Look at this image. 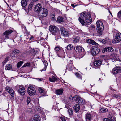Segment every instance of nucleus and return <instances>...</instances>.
<instances>
[{"mask_svg": "<svg viewBox=\"0 0 121 121\" xmlns=\"http://www.w3.org/2000/svg\"><path fill=\"white\" fill-rule=\"evenodd\" d=\"M97 31L100 34H101L104 28L102 22L100 20L97 21L96 23Z\"/></svg>", "mask_w": 121, "mask_h": 121, "instance_id": "f257e3e1", "label": "nucleus"}, {"mask_svg": "<svg viewBox=\"0 0 121 121\" xmlns=\"http://www.w3.org/2000/svg\"><path fill=\"white\" fill-rule=\"evenodd\" d=\"M75 98V101L80 104H84L85 103V100L79 96H76L73 98V99Z\"/></svg>", "mask_w": 121, "mask_h": 121, "instance_id": "f03ea898", "label": "nucleus"}, {"mask_svg": "<svg viewBox=\"0 0 121 121\" xmlns=\"http://www.w3.org/2000/svg\"><path fill=\"white\" fill-rule=\"evenodd\" d=\"M99 48L95 46H94L91 49V54L93 56H96L100 52Z\"/></svg>", "mask_w": 121, "mask_h": 121, "instance_id": "7ed1b4c3", "label": "nucleus"}, {"mask_svg": "<svg viewBox=\"0 0 121 121\" xmlns=\"http://www.w3.org/2000/svg\"><path fill=\"white\" fill-rule=\"evenodd\" d=\"M49 31L53 35H55L59 32V29L55 26L50 25L49 26Z\"/></svg>", "mask_w": 121, "mask_h": 121, "instance_id": "20e7f679", "label": "nucleus"}, {"mask_svg": "<svg viewBox=\"0 0 121 121\" xmlns=\"http://www.w3.org/2000/svg\"><path fill=\"white\" fill-rule=\"evenodd\" d=\"M42 9V6L40 3H38L36 5L34 8V11L38 13V16H40L41 13L40 12Z\"/></svg>", "mask_w": 121, "mask_h": 121, "instance_id": "39448f33", "label": "nucleus"}, {"mask_svg": "<svg viewBox=\"0 0 121 121\" xmlns=\"http://www.w3.org/2000/svg\"><path fill=\"white\" fill-rule=\"evenodd\" d=\"M28 92L30 96L34 95H35L36 91L35 88L32 86H30L28 88Z\"/></svg>", "mask_w": 121, "mask_h": 121, "instance_id": "423d86ee", "label": "nucleus"}, {"mask_svg": "<svg viewBox=\"0 0 121 121\" xmlns=\"http://www.w3.org/2000/svg\"><path fill=\"white\" fill-rule=\"evenodd\" d=\"M74 49L77 52H82V54H83L82 56V57L85 55V53L84 52V50L83 48L80 46H76L75 47Z\"/></svg>", "mask_w": 121, "mask_h": 121, "instance_id": "0eeeda50", "label": "nucleus"}, {"mask_svg": "<svg viewBox=\"0 0 121 121\" xmlns=\"http://www.w3.org/2000/svg\"><path fill=\"white\" fill-rule=\"evenodd\" d=\"M112 73L114 74L121 73V67H117L114 68L112 70Z\"/></svg>", "mask_w": 121, "mask_h": 121, "instance_id": "6e6552de", "label": "nucleus"}, {"mask_svg": "<svg viewBox=\"0 0 121 121\" xmlns=\"http://www.w3.org/2000/svg\"><path fill=\"white\" fill-rule=\"evenodd\" d=\"M111 41V40L108 38H106L104 39H99L98 40V41L99 42L102 43L103 44L109 43Z\"/></svg>", "mask_w": 121, "mask_h": 121, "instance_id": "1a4fd4ad", "label": "nucleus"}, {"mask_svg": "<svg viewBox=\"0 0 121 121\" xmlns=\"http://www.w3.org/2000/svg\"><path fill=\"white\" fill-rule=\"evenodd\" d=\"M60 30L61 35L64 37H67L69 35V32L66 30L65 29L62 27L60 28Z\"/></svg>", "mask_w": 121, "mask_h": 121, "instance_id": "9d476101", "label": "nucleus"}, {"mask_svg": "<svg viewBox=\"0 0 121 121\" xmlns=\"http://www.w3.org/2000/svg\"><path fill=\"white\" fill-rule=\"evenodd\" d=\"M41 14H40L41 17H45L48 15V12L47 10L45 9H43L41 11Z\"/></svg>", "mask_w": 121, "mask_h": 121, "instance_id": "9b49d317", "label": "nucleus"}, {"mask_svg": "<svg viewBox=\"0 0 121 121\" xmlns=\"http://www.w3.org/2000/svg\"><path fill=\"white\" fill-rule=\"evenodd\" d=\"M25 90L23 86H20L18 90V92L21 95H23L25 94Z\"/></svg>", "mask_w": 121, "mask_h": 121, "instance_id": "f8f14e48", "label": "nucleus"}, {"mask_svg": "<svg viewBox=\"0 0 121 121\" xmlns=\"http://www.w3.org/2000/svg\"><path fill=\"white\" fill-rule=\"evenodd\" d=\"M102 63V61L101 60H95L94 62V66L96 67H95V68H98V67Z\"/></svg>", "mask_w": 121, "mask_h": 121, "instance_id": "ddd939ff", "label": "nucleus"}, {"mask_svg": "<svg viewBox=\"0 0 121 121\" xmlns=\"http://www.w3.org/2000/svg\"><path fill=\"white\" fill-rule=\"evenodd\" d=\"M85 20L87 24H90L91 23L92 19L90 15L88 14L86 15Z\"/></svg>", "mask_w": 121, "mask_h": 121, "instance_id": "4468645a", "label": "nucleus"}, {"mask_svg": "<svg viewBox=\"0 0 121 121\" xmlns=\"http://www.w3.org/2000/svg\"><path fill=\"white\" fill-rule=\"evenodd\" d=\"M6 89L12 97H13L14 96V91L12 88L8 86H7L6 88Z\"/></svg>", "mask_w": 121, "mask_h": 121, "instance_id": "2eb2a0df", "label": "nucleus"}, {"mask_svg": "<svg viewBox=\"0 0 121 121\" xmlns=\"http://www.w3.org/2000/svg\"><path fill=\"white\" fill-rule=\"evenodd\" d=\"M13 31L11 30H9L4 33L3 34L5 35V38L6 39L9 38V36Z\"/></svg>", "mask_w": 121, "mask_h": 121, "instance_id": "dca6fc26", "label": "nucleus"}, {"mask_svg": "<svg viewBox=\"0 0 121 121\" xmlns=\"http://www.w3.org/2000/svg\"><path fill=\"white\" fill-rule=\"evenodd\" d=\"M57 55L59 57H64L65 56V53L63 50H61V51H59L57 53Z\"/></svg>", "mask_w": 121, "mask_h": 121, "instance_id": "f3484780", "label": "nucleus"}, {"mask_svg": "<svg viewBox=\"0 0 121 121\" xmlns=\"http://www.w3.org/2000/svg\"><path fill=\"white\" fill-rule=\"evenodd\" d=\"M86 119L87 121H90L92 119V116L91 114L87 113L86 114Z\"/></svg>", "mask_w": 121, "mask_h": 121, "instance_id": "a211bd4d", "label": "nucleus"}, {"mask_svg": "<svg viewBox=\"0 0 121 121\" xmlns=\"http://www.w3.org/2000/svg\"><path fill=\"white\" fill-rule=\"evenodd\" d=\"M86 42L87 43L92 44L94 45H96L97 44V43L94 40L89 39H86Z\"/></svg>", "mask_w": 121, "mask_h": 121, "instance_id": "6ab92c4d", "label": "nucleus"}, {"mask_svg": "<svg viewBox=\"0 0 121 121\" xmlns=\"http://www.w3.org/2000/svg\"><path fill=\"white\" fill-rule=\"evenodd\" d=\"M33 121H40L41 118L39 115H36L33 116Z\"/></svg>", "mask_w": 121, "mask_h": 121, "instance_id": "aec40b11", "label": "nucleus"}, {"mask_svg": "<svg viewBox=\"0 0 121 121\" xmlns=\"http://www.w3.org/2000/svg\"><path fill=\"white\" fill-rule=\"evenodd\" d=\"M115 119L114 117H111L110 119L105 118L103 119V121H115Z\"/></svg>", "mask_w": 121, "mask_h": 121, "instance_id": "412c9836", "label": "nucleus"}, {"mask_svg": "<svg viewBox=\"0 0 121 121\" xmlns=\"http://www.w3.org/2000/svg\"><path fill=\"white\" fill-rule=\"evenodd\" d=\"M27 0H22L21 2L22 7H26L27 5Z\"/></svg>", "mask_w": 121, "mask_h": 121, "instance_id": "4be33fe9", "label": "nucleus"}, {"mask_svg": "<svg viewBox=\"0 0 121 121\" xmlns=\"http://www.w3.org/2000/svg\"><path fill=\"white\" fill-rule=\"evenodd\" d=\"M63 91L62 89H60L57 90L56 91V94L58 95H61L62 94Z\"/></svg>", "mask_w": 121, "mask_h": 121, "instance_id": "5701e85b", "label": "nucleus"}, {"mask_svg": "<svg viewBox=\"0 0 121 121\" xmlns=\"http://www.w3.org/2000/svg\"><path fill=\"white\" fill-rule=\"evenodd\" d=\"M34 4L33 3H30L28 6V8L27 10H26L27 12H28L29 11L31 10L32 8V7L33 5Z\"/></svg>", "mask_w": 121, "mask_h": 121, "instance_id": "b1692460", "label": "nucleus"}, {"mask_svg": "<svg viewBox=\"0 0 121 121\" xmlns=\"http://www.w3.org/2000/svg\"><path fill=\"white\" fill-rule=\"evenodd\" d=\"M57 80V78L53 75L52 76L51 78H49V80L51 82H54L56 81Z\"/></svg>", "mask_w": 121, "mask_h": 121, "instance_id": "393cba45", "label": "nucleus"}, {"mask_svg": "<svg viewBox=\"0 0 121 121\" xmlns=\"http://www.w3.org/2000/svg\"><path fill=\"white\" fill-rule=\"evenodd\" d=\"M74 108L75 111L78 112L80 109V107L79 105L78 104L75 105L74 107Z\"/></svg>", "mask_w": 121, "mask_h": 121, "instance_id": "a878e982", "label": "nucleus"}, {"mask_svg": "<svg viewBox=\"0 0 121 121\" xmlns=\"http://www.w3.org/2000/svg\"><path fill=\"white\" fill-rule=\"evenodd\" d=\"M79 38L78 37H75L73 39V42L74 43L78 42L79 40Z\"/></svg>", "mask_w": 121, "mask_h": 121, "instance_id": "bb28decb", "label": "nucleus"}, {"mask_svg": "<svg viewBox=\"0 0 121 121\" xmlns=\"http://www.w3.org/2000/svg\"><path fill=\"white\" fill-rule=\"evenodd\" d=\"M116 37L120 41L121 40V34L120 33H117L116 36Z\"/></svg>", "mask_w": 121, "mask_h": 121, "instance_id": "cd10ccee", "label": "nucleus"}, {"mask_svg": "<svg viewBox=\"0 0 121 121\" xmlns=\"http://www.w3.org/2000/svg\"><path fill=\"white\" fill-rule=\"evenodd\" d=\"M5 68L6 70H10L12 68L11 65L10 64L7 65L5 66Z\"/></svg>", "mask_w": 121, "mask_h": 121, "instance_id": "c85d7f7f", "label": "nucleus"}, {"mask_svg": "<svg viewBox=\"0 0 121 121\" xmlns=\"http://www.w3.org/2000/svg\"><path fill=\"white\" fill-rule=\"evenodd\" d=\"M121 41L115 37L112 41V43L114 44H116L119 42Z\"/></svg>", "mask_w": 121, "mask_h": 121, "instance_id": "c756f323", "label": "nucleus"}, {"mask_svg": "<svg viewBox=\"0 0 121 121\" xmlns=\"http://www.w3.org/2000/svg\"><path fill=\"white\" fill-rule=\"evenodd\" d=\"M121 41L115 37L112 41V43L114 44H116L119 42Z\"/></svg>", "mask_w": 121, "mask_h": 121, "instance_id": "7c9ffc66", "label": "nucleus"}, {"mask_svg": "<svg viewBox=\"0 0 121 121\" xmlns=\"http://www.w3.org/2000/svg\"><path fill=\"white\" fill-rule=\"evenodd\" d=\"M63 19L62 17H59L57 18V21L58 22L60 23L63 21Z\"/></svg>", "mask_w": 121, "mask_h": 121, "instance_id": "2f4dec72", "label": "nucleus"}, {"mask_svg": "<svg viewBox=\"0 0 121 121\" xmlns=\"http://www.w3.org/2000/svg\"><path fill=\"white\" fill-rule=\"evenodd\" d=\"M78 20L79 22L82 25H83L84 24L85 22L84 20L82 19L80 17H79Z\"/></svg>", "mask_w": 121, "mask_h": 121, "instance_id": "473e14b6", "label": "nucleus"}, {"mask_svg": "<svg viewBox=\"0 0 121 121\" xmlns=\"http://www.w3.org/2000/svg\"><path fill=\"white\" fill-rule=\"evenodd\" d=\"M43 63L44 65V68L42 69V71L45 70L46 69V68L47 66L48 63L47 61H45L43 62Z\"/></svg>", "mask_w": 121, "mask_h": 121, "instance_id": "72a5a7b5", "label": "nucleus"}, {"mask_svg": "<svg viewBox=\"0 0 121 121\" xmlns=\"http://www.w3.org/2000/svg\"><path fill=\"white\" fill-rule=\"evenodd\" d=\"M73 48V46L72 45L69 44L67 47V49L68 50H72Z\"/></svg>", "mask_w": 121, "mask_h": 121, "instance_id": "f704fd0d", "label": "nucleus"}, {"mask_svg": "<svg viewBox=\"0 0 121 121\" xmlns=\"http://www.w3.org/2000/svg\"><path fill=\"white\" fill-rule=\"evenodd\" d=\"M55 50L56 51H61V50H63L62 48L61 47L57 46L55 48Z\"/></svg>", "mask_w": 121, "mask_h": 121, "instance_id": "c9c22d12", "label": "nucleus"}, {"mask_svg": "<svg viewBox=\"0 0 121 121\" xmlns=\"http://www.w3.org/2000/svg\"><path fill=\"white\" fill-rule=\"evenodd\" d=\"M69 69L71 70L73 69L74 67L73 66V65L72 63L69 64L68 66Z\"/></svg>", "mask_w": 121, "mask_h": 121, "instance_id": "e433bc0d", "label": "nucleus"}, {"mask_svg": "<svg viewBox=\"0 0 121 121\" xmlns=\"http://www.w3.org/2000/svg\"><path fill=\"white\" fill-rule=\"evenodd\" d=\"M68 112L69 115H72L73 114V109L71 108H70L68 109Z\"/></svg>", "mask_w": 121, "mask_h": 121, "instance_id": "4c0bfd02", "label": "nucleus"}, {"mask_svg": "<svg viewBox=\"0 0 121 121\" xmlns=\"http://www.w3.org/2000/svg\"><path fill=\"white\" fill-rule=\"evenodd\" d=\"M117 17L118 18L121 20V10L118 12L117 15Z\"/></svg>", "mask_w": 121, "mask_h": 121, "instance_id": "58836bf2", "label": "nucleus"}, {"mask_svg": "<svg viewBox=\"0 0 121 121\" xmlns=\"http://www.w3.org/2000/svg\"><path fill=\"white\" fill-rule=\"evenodd\" d=\"M101 111L102 113H104L107 112L108 110L105 108H102L101 109Z\"/></svg>", "mask_w": 121, "mask_h": 121, "instance_id": "ea45409f", "label": "nucleus"}, {"mask_svg": "<svg viewBox=\"0 0 121 121\" xmlns=\"http://www.w3.org/2000/svg\"><path fill=\"white\" fill-rule=\"evenodd\" d=\"M86 13L85 12H82L80 14L81 17L83 19L84 18L86 17Z\"/></svg>", "mask_w": 121, "mask_h": 121, "instance_id": "a19ab883", "label": "nucleus"}, {"mask_svg": "<svg viewBox=\"0 0 121 121\" xmlns=\"http://www.w3.org/2000/svg\"><path fill=\"white\" fill-rule=\"evenodd\" d=\"M55 14L53 13H51L50 15V17L51 18L53 19V20H54Z\"/></svg>", "mask_w": 121, "mask_h": 121, "instance_id": "79ce46f5", "label": "nucleus"}, {"mask_svg": "<svg viewBox=\"0 0 121 121\" xmlns=\"http://www.w3.org/2000/svg\"><path fill=\"white\" fill-rule=\"evenodd\" d=\"M23 62L22 61H20L18 62L17 64V67H20L23 63Z\"/></svg>", "mask_w": 121, "mask_h": 121, "instance_id": "37998d69", "label": "nucleus"}, {"mask_svg": "<svg viewBox=\"0 0 121 121\" xmlns=\"http://www.w3.org/2000/svg\"><path fill=\"white\" fill-rule=\"evenodd\" d=\"M14 52L17 55H18V54H22V53L20 51L16 49H15Z\"/></svg>", "mask_w": 121, "mask_h": 121, "instance_id": "c03bdc74", "label": "nucleus"}, {"mask_svg": "<svg viewBox=\"0 0 121 121\" xmlns=\"http://www.w3.org/2000/svg\"><path fill=\"white\" fill-rule=\"evenodd\" d=\"M108 51V52H112L113 51V49L111 47H109L107 48Z\"/></svg>", "mask_w": 121, "mask_h": 121, "instance_id": "a18cd8bd", "label": "nucleus"}, {"mask_svg": "<svg viewBox=\"0 0 121 121\" xmlns=\"http://www.w3.org/2000/svg\"><path fill=\"white\" fill-rule=\"evenodd\" d=\"M75 74L78 78L81 79V76L79 74V73L78 72L76 73H75Z\"/></svg>", "mask_w": 121, "mask_h": 121, "instance_id": "49530a36", "label": "nucleus"}, {"mask_svg": "<svg viewBox=\"0 0 121 121\" xmlns=\"http://www.w3.org/2000/svg\"><path fill=\"white\" fill-rule=\"evenodd\" d=\"M30 65V63H27L26 64H24V65L22 67H26V66H29Z\"/></svg>", "mask_w": 121, "mask_h": 121, "instance_id": "de8ad7c7", "label": "nucleus"}, {"mask_svg": "<svg viewBox=\"0 0 121 121\" xmlns=\"http://www.w3.org/2000/svg\"><path fill=\"white\" fill-rule=\"evenodd\" d=\"M8 57H6L5 59V60H4L3 62H2L3 64V65H4V64L8 61Z\"/></svg>", "mask_w": 121, "mask_h": 121, "instance_id": "09e8293b", "label": "nucleus"}, {"mask_svg": "<svg viewBox=\"0 0 121 121\" xmlns=\"http://www.w3.org/2000/svg\"><path fill=\"white\" fill-rule=\"evenodd\" d=\"M39 91L40 93H42L44 92L43 89L42 88H39Z\"/></svg>", "mask_w": 121, "mask_h": 121, "instance_id": "8fccbe9b", "label": "nucleus"}, {"mask_svg": "<svg viewBox=\"0 0 121 121\" xmlns=\"http://www.w3.org/2000/svg\"><path fill=\"white\" fill-rule=\"evenodd\" d=\"M31 101V99L29 97H28L27 98V104H28Z\"/></svg>", "mask_w": 121, "mask_h": 121, "instance_id": "3c124183", "label": "nucleus"}, {"mask_svg": "<svg viewBox=\"0 0 121 121\" xmlns=\"http://www.w3.org/2000/svg\"><path fill=\"white\" fill-rule=\"evenodd\" d=\"M60 118L62 121H66V119L65 117L63 116L60 117Z\"/></svg>", "mask_w": 121, "mask_h": 121, "instance_id": "603ef678", "label": "nucleus"}, {"mask_svg": "<svg viewBox=\"0 0 121 121\" xmlns=\"http://www.w3.org/2000/svg\"><path fill=\"white\" fill-rule=\"evenodd\" d=\"M26 111L28 113H31L32 111V109L31 108H28L27 109Z\"/></svg>", "mask_w": 121, "mask_h": 121, "instance_id": "864d4df0", "label": "nucleus"}, {"mask_svg": "<svg viewBox=\"0 0 121 121\" xmlns=\"http://www.w3.org/2000/svg\"><path fill=\"white\" fill-rule=\"evenodd\" d=\"M108 51L107 48H103L102 51V52L103 53H104Z\"/></svg>", "mask_w": 121, "mask_h": 121, "instance_id": "5fc2aeb1", "label": "nucleus"}, {"mask_svg": "<svg viewBox=\"0 0 121 121\" xmlns=\"http://www.w3.org/2000/svg\"><path fill=\"white\" fill-rule=\"evenodd\" d=\"M70 100V99L69 98H68L66 99V100H65V103H67L69 102V101Z\"/></svg>", "mask_w": 121, "mask_h": 121, "instance_id": "6e6d98bb", "label": "nucleus"}, {"mask_svg": "<svg viewBox=\"0 0 121 121\" xmlns=\"http://www.w3.org/2000/svg\"><path fill=\"white\" fill-rule=\"evenodd\" d=\"M5 39H2V38H0V43H2L4 41Z\"/></svg>", "mask_w": 121, "mask_h": 121, "instance_id": "4d7b16f0", "label": "nucleus"}, {"mask_svg": "<svg viewBox=\"0 0 121 121\" xmlns=\"http://www.w3.org/2000/svg\"><path fill=\"white\" fill-rule=\"evenodd\" d=\"M34 37L33 36H31L30 38V39L31 40H32L34 39Z\"/></svg>", "mask_w": 121, "mask_h": 121, "instance_id": "13d9d810", "label": "nucleus"}, {"mask_svg": "<svg viewBox=\"0 0 121 121\" xmlns=\"http://www.w3.org/2000/svg\"><path fill=\"white\" fill-rule=\"evenodd\" d=\"M112 96L114 97L115 98H117V95H116L115 94H114L112 95Z\"/></svg>", "mask_w": 121, "mask_h": 121, "instance_id": "bf43d9fd", "label": "nucleus"}, {"mask_svg": "<svg viewBox=\"0 0 121 121\" xmlns=\"http://www.w3.org/2000/svg\"><path fill=\"white\" fill-rule=\"evenodd\" d=\"M71 5L74 8L76 6H77V5H75L74 4H71Z\"/></svg>", "mask_w": 121, "mask_h": 121, "instance_id": "052dcab7", "label": "nucleus"}, {"mask_svg": "<svg viewBox=\"0 0 121 121\" xmlns=\"http://www.w3.org/2000/svg\"><path fill=\"white\" fill-rule=\"evenodd\" d=\"M35 79H37L39 81H42L39 78H35Z\"/></svg>", "mask_w": 121, "mask_h": 121, "instance_id": "680f3d73", "label": "nucleus"}, {"mask_svg": "<svg viewBox=\"0 0 121 121\" xmlns=\"http://www.w3.org/2000/svg\"><path fill=\"white\" fill-rule=\"evenodd\" d=\"M109 89L111 90L112 91H113L114 90V89H112L111 87H110Z\"/></svg>", "mask_w": 121, "mask_h": 121, "instance_id": "e2e57ef3", "label": "nucleus"}, {"mask_svg": "<svg viewBox=\"0 0 121 121\" xmlns=\"http://www.w3.org/2000/svg\"><path fill=\"white\" fill-rule=\"evenodd\" d=\"M109 12L110 13V14L112 16V13H111V12L110 11H109Z\"/></svg>", "mask_w": 121, "mask_h": 121, "instance_id": "0e129e2a", "label": "nucleus"}, {"mask_svg": "<svg viewBox=\"0 0 121 121\" xmlns=\"http://www.w3.org/2000/svg\"><path fill=\"white\" fill-rule=\"evenodd\" d=\"M2 92L1 91H0V94L2 93Z\"/></svg>", "mask_w": 121, "mask_h": 121, "instance_id": "69168bd1", "label": "nucleus"}, {"mask_svg": "<svg viewBox=\"0 0 121 121\" xmlns=\"http://www.w3.org/2000/svg\"><path fill=\"white\" fill-rule=\"evenodd\" d=\"M20 40H22V39H21V38H20Z\"/></svg>", "mask_w": 121, "mask_h": 121, "instance_id": "338daca9", "label": "nucleus"}, {"mask_svg": "<svg viewBox=\"0 0 121 121\" xmlns=\"http://www.w3.org/2000/svg\"><path fill=\"white\" fill-rule=\"evenodd\" d=\"M120 54H121V51L120 52Z\"/></svg>", "mask_w": 121, "mask_h": 121, "instance_id": "774afa93", "label": "nucleus"}]
</instances>
